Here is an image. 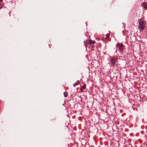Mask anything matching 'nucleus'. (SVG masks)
I'll use <instances>...</instances> for the list:
<instances>
[{
	"instance_id": "f257e3e1",
	"label": "nucleus",
	"mask_w": 147,
	"mask_h": 147,
	"mask_svg": "<svg viewBox=\"0 0 147 147\" xmlns=\"http://www.w3.org/2000/svg\"><path fill=\"white\" fill-rule=\"evenodd\" d=\"M144 22L142 21H140L139 22V27L138 29L141 32L144 29Z\"/></svg>"
},
{
	"instance_id": "6e6552de",
	"label": "nucleus",
	"mask_w": 147,
	"mask_h": 147,
	"mask_svg": "<svg viewBox=\"0 0 147 147\" xmlns=\"http://www.w3.org/2000/svg\"><path fill=\"white\" fill-rule=\"evenodd\" d=\"M110 36V34L107 33L106 35V38L107 39H109Z\"/></svg>"
},
{
	"instance_id": "9d476101",
	"label": "nucleus",
	"mask_w": 147,
	"mask_h": 147,
	"mask_svg": "<svg viewBox=\"0 0 147 147\" xmlns=\"http://www.w3.org/2000/svg\"><path fill=\"white\" fill-rule=\"evenodd\" d=\"M3 5L2 4H0V9L3 7Z\"/></svg>"
},
{
	"instance_id": "f8f14e48",
	"label": "nucleus",
	"mask_w": 147,
	"mask_h": 147,
	"mask_svg": "<svg viewBox=\"0 0 147 147\" xmlns=\"http://www.w3.org/2000/svg\"><path fill=\"white\" fill-rule=\"evenodd\" d=\"M2 1V0H0V2H1Z\"/></svg>"
},
{
	"instance_id": "20e7f679",
	"label": "nucleus",
	"mask_w": 147,
	"mask_h": 147,
	"mask_svg": "<svg viewBox=\"0 0 147 147\" xmlns=\"http://www.w3.org/2000/svg\"><path fill=\"white\" fill-rule=\"evenodd\" d=\"M117 47H118V49H119L120 51L122 49L123 45L122 44L118 42L117 44Z\"/></svg>"
},
{
	"instance_id": "423d86ee",
	"label": "nucleus",
	"mask_w": 147,
	"mask_h": 147,
	"mask_svg": "<svg viewBox=\"0 0 147 147\" xmlns=\"http://www.w3.org/2000/svg\"><path fill=\"white\" fill-rule=\"evenodd\" d=\"M86 88V85L84 84L80 88V91L81 92H82L83 90L85 89Z\"/></svg>"
},
{
	"instance_id": "0eeeda50",
	"label": "nucleus",
	"mask_w": 147,
	"mask_h": 147,
	"mask_svg": "<svg viewBox=\"0 0 147 147\" xmlns=\"http://www.w3.org/2000/svg\"><path fill=\"white\" fill-rule=\"evenodd\" d=\"M79 83H80V82L79 81H77L75 83H74L73 84V86L74 87H75L76 86L79 84Z\"/></svg>"
},
{
	"instance_id": "39448f33",
	"label": "nucleus",
	"mask_w": 147,
	"mask_h": 147,
	"mask_svg": "<svg viewBox=\"0 0 147 147\" xmlns=\"http://www.w3.org/2000/svg\"><path fill=\"white\" fill-rule=\"evenodd\" d=\"M141 5L142 7L146 9H147V3L146 2L142 3L141 4Z\"/></svg>"
},
{
	"instance_id": "f03ea898",
	"label": "nucleus",
	"mask_w": 147,
	"mask_h": 147,
	"mask_svg": "<svg viewBox=\"0 0 147 147\" xmlns=\"http://www.w3.org/2000/svg\"><path fill=\"white\" fill-rule=\"evenodd\" d=\"M111 65L113 66H114L115 65L117 64V63L116 64V63L117 62V59L116 58H112L111 59Z\"/></svg>"
},
{
	"instance_id": "7ed1b4c3",
	"label": "nucleus",
	"mask_w": 147,
	"mask_h": 147,
	"mask_svg": "<svg viewBox=\"0 0 147 147\" xmlns=\"http://www.w3.org/2000/svg\"><path fill=\"white\" fill-rule=\"evenodd\" d=\"M84 42L85 44L86 47H87L88 43L91 44L94 43H95V42L92 40H86V41H84Z\"/></svg>"
},
{
	"instance_id": "9b49d317",
	"label": "nucleus",
	"mask_w": 147,
	"mask_h": 147,
	"mask_svg": "<svg viewBox=\"0 0 147 147\" xmlns=\"http://www.w3.org/2000/svg\"><path fill=\"white\" fill-rule=\"evenodd\" d=\"M94 47V45H92V48H93ZM91 50H92V51H93L94 50V49H93V48H92L91 49Z\"/></svg>"
},
{
	"instance_id": "ddd939ff",
	"label": "nucleus",
	"mask_w": 147,
	"mask_h": 147,
	"mask_svg": "<svg viewBox=\"0 0 147 147\" xmlns=\"http://www.w3.org/2000/svg\"><path fill=\"white\" fill-rule=\"evenodd\" d=\"M78 88H77V89H78Z\"/></svg>"
},
{
	"instance_id": "1a4fd4ad",
	"label": "nucleus",
	"mask_w": 147,
	"mask_h": 147,
	"mask_svg": "<svg viewBox=\"0 0 147 147\" xmlns=\"http://www.w3.org/2000/svg\"><path fill=\"white\" fill-rule=\"evenodd\" d=\"M63 94L65 97H66L67 95V93L66 92H65L63 93Z\"/></svg>"
}]
</instances>
